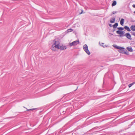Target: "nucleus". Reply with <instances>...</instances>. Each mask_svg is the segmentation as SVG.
I'll use <instances>...</instances> for the list:
<instances>
[{
	"instance_id": "nucleus-1",
	"label": "nucleus",
	"mask_w": 135,
	"mask_h": 135,
	"mask_svg": "<svg viewBox=\"0 0 135 135\" xmlns=\"http://www.w3.org/2000/svg\"><path fill=\"white\" fill-rule=\"evenodd\" d=\"M83 48L84 50L88 55L90 54V52L88 49V46L87 45H84L83 46Z\"/></svg>"
},
{
	"instance_id": "nucleus-2",
	"label": "nucleus",
	"mask_w": 135,
	"mask_h": 135,
	"mask_svg": "<svg viewBox=\"0 0 135 135\" xmlns=\"http://www.w3.org/2000/svg\"><path fill=\"white\" fill-rule=\"evenodd\" d=\"M79 40H77L73 42L72 43H69V45L71 47L72 46H75L76 45L78 44H79Z\"/></svg>"
},
{
	"instance_id": "nucleus-3",
	"label": "nucleus",
	"mask_w": 135,
	"mask_h": 135,
	"mask_svg": "<svg viewBox=\"0 0 135 135\" xmlns=\"http://www.w3.org/2000/svg\"><path fill=\"white\" fill-rule=\"evenodd\" d=\"M116 32L117 34L119 35V36L120 37H122L125 36L124 35V32L123 31L118 30Z\"/></svg>"
},
{
	"instance_id": "nucleus-4",
	"label": "nucleus",
	"mask_w": 135,
	"mask_h": 135,
	"mask_svg": "<svg viewBox=\"0 0 135 135\" xmlns=\"http://www.w3.org/2000/svg\"><path fill=\"white\" fill-rule=\"evenodd\" d=\"M60 42L59 41H55L54 44H53V46L57 48L58 47L59 45Z\"/></svg>"
},
{
	"instance_id": "nucleus-5",
	"label": "nucleus",
	"mask_w": 135,
	"mask_h": 135,
	"mask_svg": "<svg viewBox=\"0 0 135 135\" xmlns=\"http://www.w3.org/2000/svg\"><path fill=\"white\" fill-rule=\"evenodd\" d=\"M57 48L58 49H60L61 50H64L66 49V47L65 46L63 45H59L58 47H57Z\"/></svg>"
},
{
	"instance_id": "nucleus-6",
	"label": "nucleus",
	"mask_w": 135,
	"mask_h": 135,
	"mask_svg": "<svg viewBox=\"0 0 135 135\" xmlns=\"http://www.w3.org/2000/svg\"><path fill=\"white\" fill-rule=\"evenodd\" d=\"M124 36L128 39L131 40L132 38H131V36L130 35L129 33H126L124 35Z\"/></svg>"
},
{
	"instance_id": "nucleus-7",
	"label": "nucleus",
	"mask_w": 135,
	"mask_h": 135,
	"mask_svg": "<svg viewBox=\"0 0 135 135\" xmlns=\"http://www.w3.org/2000/svg\"><path fill=\"white\" fill-rule=\"evenodd\" d=\"M130 28L132 31H135V25H133L131 26Z\"/></svg>"
},
{
	"instance_id": "nucleus-8",
	"label": "nucleus",
	"mask_w": 135,
	"mask_h": 135,
	"mask_svg": "<svg viewBox=\"0 0 135 135\" xmlns=\"http://www.w3.org/2000/svg\"><path fill=\"white\" fill-rule=\"evenodd\" d=\"M119 51L120 52H121L123 54H124L126 53V51H127V50H119Z\"/></svg>"
},
{
	"instance_id": "nucleus-9",
	"label": "nucleus",
	"mask_w": 135,
	"mask_h": 135,
	"mask_svg": "<svg viewBox=\"0 0 135 135\" xmlns=\"http://www.w3.org/2000/svg\"><path fill=\"white\" fill-rule=\"evenodd\" d=\"M124 28L127 30L128 31H130L131 30L129 27L127 26H125Z\"/></svg>"
},
{
	"instance_id": "nucleus-10",
	"label": "nucleus",
	"mask_w": 135,
	"mask_h": 135,
	"mask_svg": "<svg viewBox=\"0 0 135 135\" xmlns=\"http://www.w3.org/2000/svg\"><path fill=\"white\" fill-rule=\"evenodd\" d=\"M115 17L111 18L110 21V22L112 23H114L115 22Z\"/></svg>"
},
{
	"instance_id": "nucleus-11",
	"label": "nucleus",
	"mask_w": 135,
	"mask_h": 135,
	"mask_svg": "<svg viewBox=\"0 0 135 135\" xmlns=\"http://www.w3.org/2000/svg\"><path fill=\"white\" fill-rule=\"evenodd\" d=\"M127 49L130 52L133 51V49L131 47H127Z\"/></svg>"
},
{
	"instance_id": "nucleus-12",
	"label": "nucleus",
	"mask_w": 135,
	"mask_h": 135,
	"mask_svg": "<svg viewBox=\"0 0 135 135\" xmlns=\"http://www.w3.org/2000/svg\"><path fill=\"white\" fill-rule=\"evenodd\" d=\"M124 20L123 18H122L120 21V24L122 26L123 25L124 22Z\"/></svg>"
},
{
	"instance_id": "nucleus-13",
	"label": "nucleus",
	"mask_w": 135,
	"mask_h": 135,
	"mask_svg": "<svg viewBox=\"0 0 135 135\" xmlns=\"http://www.w3.org/2000/svg\"><path fill=\"white\" fill-rule=\"evenodd\" d=\"M117 49H118L120 50H124L125 48L123 47H122L120 46H118L117 47Z\"/></svg>"
},
{
	"instance_id": "nucleus-14",
	"label": "nucleus",
	"mask_w": 135,
	"mask_h": 135,
	"mask_svg": "<svg viewBox=\"0 0 135 135\" xmlns=\"http://www.w3.org/2000/svg\"><path fill=\"white\" fill-rule=\"evenodd\" d=\"M118 26V23H116L113 25V27L114 28H116Z\"/></svg>"
},
{
	"instance_id": "nucleus-15",
	"label": "nucleus",
	"mask_w": 135,
	"mask_h": 135,
	"mask_svg": "<svg viewBox=\"0 0 135 135\" xmlns=\"http://www.w3.org/2000/svg\"><path fill=\"white\" fill-rule=\"evenodd\" d=\"M117 4V2L116 1H114L112 4V6H115Z\"/></svg>"
},
{
	"instance_id": "nucleus-16",
	"label": "nucleus",
	"mask_w": 135,
	"mask_h": 135,
	"mask_svg": "<svg viewBox=\"0 0 135 135\" xmlns=\"http://www.w3.org/2000/svg\"><path fill=\"white\" fill-rule=\"evenodd\" d=\"M124 28H123L122 27H118L117 29L119 30V31H123L124 30Z\"/></svg>"
},
{
	"instance_id": "nucleus-17",
	"label": "nucleus",
	"mask_w": 135,
	"mask_h": 135,
	"mask_svg": "<svg viewBox=\"0 0 135 135\" xmlns=\"http://www.w3.org/2000/svg\"><path fill=\"white\" fill-rule=\"evenodd\" d=\"M135 83V82H133V83L129 84L128 85V87L129 88L131 87Z\"/></svg>"
},
{
	"instance_id": "nucleus-18",
	"label": "nucleus",
	"mask_w": 135,
	"mask_h": 135,
	"mask_svg": "<svg viewBox=\"0 0 135 135\" xmlns=\"http://www.w3.org/2000/svg\"><path fill=\"white\" fill-rule=\"evenodd\" d=\"M56 48H57L56 47H54L53 46V45L52 46V50L53 51H55L56 50Z\"/></svg>"
},
{
	"instance_id": "nucleus-19",
	"label": "nucleus",
	"mask_w": 135,
	"mask_h": 135,
	"mask_svg": "<svg viewBox=\"0 0 135 135\" xmlns=\"http://www.w3.org/2000/svg\"><path fill=\"white\" fill-rule=\"evenodd\" d=\"M73 31V30L71 28L67 30V32H71L72 31Z\"/></svg>"
},
{
	"instance_id": "nucleus-20",
	"label": "nucleus",
	"mask_w": 135,
	"mask_h": 135,
	"mask_svg": "<svg viewBox=\"0 0 135 135\" xmlns=\"http://www.w3.org/2000/svg\"><path fill=\"white\" fill-rule=\"evenodd\" d=\"M131 33L132 34V35L135 36V32L131 31Z\"/></svg>"
},
{
	"instance_id": "nucleus-21",
	"label": "nucleus",
	"mask_w": 135,
	"mask_h": 135,
	"mask_svg": "<svg viewBox=\"0 0 135 135\" xmlns=\"http://www.w3.org/2000/svg\"><path fill=\"white\" fill-rule=\"evenodd\" d=\"M113 46L116 49H117V47L118 46L116 45H113Z\"/></svg>"
},
{
	"instance_id": "nucleus-22",
	"label": "nucleus",
	"mask_w": 135,
	"mask_h": 135,
	"mask_svg": "<svg viewBox=\"0 0 135 135\" xmlns=\"http://www.w3.org/2000/svg\"><path fill=\"white\" fill-rule=\"evenodd\" d=\"M117 13V11H114L113 12H112V14H114L115 13Z\"/></svg>"
},
{
	"instance_id": "nucleus-23",
	"label": "nucleus",
	"mask_w": 135,
	"mask_h": 135,
	"mask_svg": "<svg viewBox=\"0 0 135 135\" xmlns=\"http://www.w3.org/2000/svg\"><path fill=\"white\" fill-rule=\"evenodd\" d=\"M35 109V108H33V109H29V110H33Z\"/></svg>"
},
{
	"instance_id": "nucleus-24",
	"label": "nucleus",
	"mask_w": 135,
	"mask_h": 135,
	"mask_svg": "<svg viewBox=\"0 0 135 135\" xmlns=\"http://www.w3.org/2000/svg\"><path fill=\"white\" fill-rule=\"evenodd\" d=\"M132 7H133V8H135V4H133L132 5Z\"/></svg>"
},
{
	"instance_id": "nucleus-25",
	"label": "nucleus",
	"mask_w": 135,
	"mask_h": 135,
	"mask_svg": "<svg viewBox=\"0 0 135 135\" xmlns=\"http://www.w3.org/2000/svg\"><path fill=\"white\" fill-rule=\"evenodd\" d=\"M109 26L110 27H111L112 26V25L111 24H109Z\"/></svg>"
},
{
	"instance_id": "nucleus-26",
	"label": "nucleus",
	"mask_w": 135,
	"mask_h": 135,
	"mask_svg": "<svg viewBox=\"0 0 135 135\" xmlns=\"http://www.w3.org/2000/svg\"><path fill=\"white\" fill-rule=\"evenodd\" d=\"M126 54V55H128V53H127V52H126V54Z\"/></svg>"
},
{
	"instance_id": "nucleus-27",
	"label": "nucleus",
	"mask_w": 135,
	"mask_h": 135,
	"mask_svg": "<svg viewBox=\"0 0 135 135\" xmlns=\"http://www.w3.org/2000/svg\"><path fill=\"white\" fill-rule=\"evenodd\" d=\"M82 12H83V11L82 10V12H81V13H80V14H82Z\"/></svg>"
},
{
	"instance_id": "nucleus-28",
	"label": "nucleus",
	"mask_w": 135,
	"mask_h": 135,
	"mask_svg": "<svg viewBox=\"0 0 135 135\" xmlns=\"http://www.w3.org/2000/svg\"><path fill=\"white\" fill-rule=\"evenodd\" d=\"M30 111V110H29V109H28L27 110V111Z\"/></svg>"
},
{
	"instance_id": "nucleus-29",
	"label": "nucleus",
	"mask_w": 135,
	"mask_h": 135,
	"mask_svg": "<svg viewBox=\"0 0 135 135\" xmlns=\"http://www.w3.org/2000/svg\"><path fill=\"white\" fill-rule=\"evenodd\" d=\"M102 44H104V43H102Z\"/></svg>"
},
{
	"instance_id": "nucleus-30",
	"label": "nucleus",
	"mask_w": 135,
	"mask_h": 135,
	"mask_svg": "<svg viewBox=\"0 0 135 135\" xmlns=\"http://www.w3.org/2000/svg\"><path fill=\"white\" fill-rule=\"evenodd\" d=\"M134 13L135 14V11H134Z\"/></svg>"
},
{
	"instance_id": "nucleus-31",
	"label": "nucleus",
	"mask_w": 135,
	"mask_h": 135,
	"mask_svg": "<svg viewBox=\"0 0 135 135\" xmlns=\"http://www.w3.org/2000/svg\"><path fill=\"white\" fill-rule=\"evenodd\" d=\"M99 131H96V132H99Z\"/></svg>"
},
{
	"instance_id": "nucleus-32",
	"label": "nucleus",
	"mask_w": 135,
	"mask_h": 135,
	"mask_svg": "<svg viewBox=\"0 0 135 135\" xmlns=\"http://www.w3.org/2000/svg\"><path fill=\"white\" fill-rule=\"evenodd\" d=\"M96 128V127H94L93 129H94V128Z\"/></svg>"
},
{
	"instance_id": "nucleus-33",
	"label": "nucleus",
	"mask_w": 135,
	"mask_h": 135,
	"mask_svg": "<svg viewBox=\"0 0 135 135\" xmlns=\"http://www.w3.org/2000/svg\"><path fill=\"white\" fill-rule=\"evenodd\" d=\"M95 132H94V133H95Z\"/></svg>"
},
{
	"instance_id": "nucleus-34",
	"label": "nucleus",
	"mask_w": 135,
	"mask_h": 135,
	"mask_svg": "<svg viewBox=\"0 0 135 135\" xmlns=\"http://www.w3.org/2000/svg\"><path fill=\"white\" fill-rule=\"evenodd\" d=\"M134 47L135 48V46H134Z\"/></svg>"
}]
</instances>
